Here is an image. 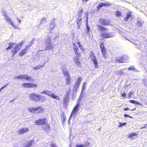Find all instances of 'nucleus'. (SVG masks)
<instances>
[{
    "instance_id": "1",
    "label": "nucleus",
    "mask_w": 147,
    "mask_h": 147,
    "mask_svg": "<svg viewBox=\"0 0 147 147\" xmlns=\"http://www.w3.org/2000/svg\"><path fill=\"white\" fill-rule=\"evenodd\" d=\"M24 41H22L18 44L10 43L9 44L8 46L6 49V50L8 51L9 49H10L13 55H14L20 50L22 46L24 44Z\"/></svg>"
},
{
    "instance_id": "2",
    "label": "nucleus",
    "mask_w": 147,
    "mask_h": 147,
    "mask_svg": "<svg viewBox=\"0 0 147 147\" xmlns=\"http://www.w3.org/2000/svg\"><path fill=\"white\" fill-rule=\"evenodd\" d=\"M28 98L36 102H43L46 99L45 96L37 94L34 92H32L29 95Z\"/></svg>"
},
{
    "instance_id": "3",
    "label": "nucleus",
    "mask_w": 147,
    "mask_h": 147,
    "mask_svg": "<svg viewBox=\"0 0 147 147\" xmlns=\"http://www.w3.org/2000/svg\"><path fill=\"white\" fill-rule=\"evenodd\" d=\"M98 30L100 31H104V32L101 33V35L102 37L105 38H111L114 36L115 34V33H109L106 32L108 30V29L105 28L102 26L98 25Z\"/></svg>"
},
{
    "instance_id": "4",
    "label": "nucleus",
    "mask_w": 147,
    "mask_h": 147,
    "mask_svg": "<svg viewBox=\"0 0 147 147\" xmlns=\"http://www.w3.org/2000/svg\"><path fill=\"white\" fill-rule=\"evenodd\" d=\"M3 15L5 18V20L9 23L12 27L18 29H20L13 22L12 20L9 18L6 12L4 13Z\"/></svg>"
},
{
    "instance_id": "5",
    "label": "nucleus",
    "mask_w": 147,
    "mask_h": 147,
    "mask_svg": "<svg viewBox=\"0 0 147 147\" xmlns=\"http://www.w3.org/2000/svg\"><path fill=\"white\" fill-rule=\"evenodd\" d=\"M40 94H46L51 97L57 100H59V97L58 96L55 95L51 91L45 90L41 92Z\"/></svg>"
},
{
    "instance_id": "6",
    "label": "nucleus",
    "mask_w": 147,
    "mask_h": 147,
    "mask_svg": "<svg viewBox=\"0 0 147 147\" xmlns=\"http://www.w3.org/2000/svg\"><path fill=\"white\" fill-rule=\"evenodd\" d=\"M15 79L25 80L29 81H32L31 77L29 76L26 74L20 75L14 77Z\"/></svg>"
},
{
    "instance_id": "7",
    "label": "nucleus",
    "mask_w": 147,
    "mask_h": 147,
    "mask_svg": "<svg viewBox=\"0 0 147 147\" xmlns=\"http://www.w3.org/2000/svg\"><path fill=\"white\" fill-rule=\"evenodd\" d=\"M45 43L46 44V47L47 49H50L53 47V45L51 43V37L47 36L45 38Z\"/></svg>"
},
{
    "instance_id": "8",
    "label": "nucleus",
    "mask_w": 147,
    "mask_h": 147,
    "mask_svg": "<svg viewBox=\"0 0 147 147\" xmlns=\"http://www.w3.org/2000/svg\"><path fill=\"white\" fill-rule=\"evenodd\" d=\"M22 86L24 88H34L38 87V84L35 83L24 82L21 84Z\"/></svg>"
},
{
    "instance_id": "9",
    "label": "nucleus",
    "mask_w": 147,
    "mask_h": 147,
    "mask_svg": "<svg viewBox=\"0 0 147 147\" xmlns=\"http://www.w3.org/2000/svg\"><path fill=\"white\" fill-rule=\"evenodd\" d=\"M79 104L78 103L74 108L70 115L69 120H70L72 117H74V118H75V116H76V114H77L78 111L79 110Z\"/></svg>"
},
{
    "instance_id": "10",
    "label": "nucleus",
    "mask_w": 147,
    "mask_h": 147,
    "mask_svg": "<svg viewBox=\"0 0 147 147\" xmlns=\"http://www.w3.org/2000/svg\"><path fill=\"white\" fill-rule=\"evenodd\" d=\"M90 58L92 61L96 68H98V65L97 63V61L96 59L94 54L93 52H91L90 54Z\"/></svg>"
},
{
    "instance_id": "11",
    "label": "nucleus",
    "mask_w": 147,
    "mask_h": 147,
    "mask_svg": "<svg viewBox=\"0 0 147 147\" xmlns=\"http://www.w3.org/2000/svg\"><path fill=\"white\" fill-rule=\"evenodd\" d=\"M32 44V42H31L28 45L26 46L25 49L20 52L19 53V56H22L26 54Z\"/></svg>"
},
{
    "instance_id": "12",
    "label": "nucleus",
    "mask_w": 147,
    "mask_h": 147,
    "mask_svg": "<svg viewBox=\"0 0 147 147\" xmlns=\"http://www.w3.org/2000/svg\"><path fill=\"white\" fill-rule=\"evenodd\" d=\"M43 58L42 57H40L39 58V60L40 61H42L43 62V63L42 64H39L33 67V69L34 70H38L42 67H43L45 63V59L43 60Z\"/></svg>"
},
{
    "instance_id": "13",
    "label": "nucleus",
    "mask_w": 147,
    "mask_h": 147,
    "mask_svg": "<svg viewBox=\"0 0 147 147\" xmlns=\"http://www.w3.org/2000/svg\"><path fill=\"white\" fill-rule=\"evenodd\" d=\"M29 131V128L27 127H23L20 128L18 131L19 135L23 134Z\"/></svg>"
},
{
    "instance_id": "14",
    "label": "nucleus",
    "mask_w": 147,
    "mask_h": 147,
    "mask_svg": "<svg viewBox=\"0 0 147 147\" xmlns=\"http://www.w3.org/2000/svg\"><path fill=\"white\" fill-rule=\"evenodd\" d=\"M45 118H42L38 119L35 121V124L37 125H40L45 124Z\"/></svg>"
},
{
    "instance_id": "15",
    "label": "nucleus",
    "mask_w": 147,
    "mask_h": 147,
    "mask_svg": "<svg viewBox=\"0 0 147 147\" xmlns=\"http://www.w3.org/2000/svg\"><path fill=\"white\" fill-rule=\"evenodd\" d=\"M73 46L75 53L77 57H79L80 55V53L79 51L78 48L77 46L76 45L75 43L73 42Z\"/></svg>"
},
{
    "instance_id": "16",
    "label": "nucleus",
    "mask_w": 147,
    "mask_h": 147,
    "mask_svg": "<svg viewBox=\"0 0 147 147\" xmlns=\"http://www.w3.org/2000/svg\"><path fill=\"white\" fill-rule=\"evenodd\" d=\"M128 56L127 55H124L119 59L117 58L116 60L117 61L121 63L125 62L128 60Z\"/></svg>"
},
{
    "instance_id": "17",
    "label": "nucleus",
    "mask_w": 147,
    "mask_h": 147,
    "mask_svg": "<svg viewBox=\"0 0 147 147\" xmlns=\"http://www.w3.org/2000/svg\"><path fill=\"white\" fill-rule=\"evenodd\" d=\"M55 26V24L53 22H51L48 27L47 30H48V32H52L51 30L54 29Z\"/></svg>"
},
{
    "instance_id": "18",
    "label": "nucleus",
    "mask_w": 147,
    "mask_h": 147,
    "mask_svg": "<svg viewBox=\"0 0 147 147\" xmlns=\"http://www.w3.org/2000/svg\"><path fill=\"white\" fill-rule=\"evenodd\" d=\"M79 57H77L76 56V57H75L74 58V60L77 66H80L81 64V63L79 61V58H78Z\"/></svg>"
},
{
    "instance_id": "19",
    "label": "nucleus",
    "mask_w": 147,
    "mask_h": 147,
    "mask_svg": "<svg viewBox=\"0 0 147 147\" xmlns=\"http://www.w3.org/2000/svg\"><path fill=\"white\" fill-rule=\"evenodd\" d=\"M100 22L102 24L105 25H109L110 24V22L109 21L106 20L104 19L100 20Z\"/></svg>"
},
{
    "instance_id": "20",
    "label": "nucleus",
    "mask_w": 147,
    "mask_h": 147,
    "mask_svg": "<svg viewBox=\"0 0 147 147\" xmlns=\"http://www.w3.org/2000/svg\"><path fill=\"white\" fill-rule=\"evenodd\" d=\"M36 111H37L38 113H43L45 111L43 108L41 107H36Z\"/></svg>"
},
{
    "instance_id": "21",
    "label": "nucleus",
    "mask_w": 147,
    "mask_h": 147,
    "mask_svg": "<svg viewBox=\"0 0 147 147\" xmlns=\"http://www.w3.org/2000/svg\"><path fill=\"white\" fill-rule=\"evenodd\" d=\"M109 4L108 3H100L98 6V9H100L102 7L109 5Z\"/></svg>"
},
{
    "instance_id": "22",
    "label": "nucleus",
    "mask_w": 147,
    "mask_h": 147,
    "mask_svg": "<svg viewBox=\"0 0 147 147\" xmlns=\"http://www.w3.org/2000/svg\"><path fill=\"white\" fill-rule=\"evenodd\" d=\"M65 79L66 81V84L67 85H69L71 82V79L69 76L65 78Z\"/></svg>"
},
{
    "instance_id": "23",
    "label": "nucleus",
    "mask_w": 147,
    "mask_h": 147,
    "mask_svg": "<svg viewBox=\"0 0 147 147\" xmlns=\"http://www.w3.org/2000/svg\"><path fill=\"white\" fill-rule=\"evenodd\" d=\"M101 51L103 57L106 59L107 57V54L105 49H101Z\"/></svg>"
},
{
    "instance_id": "24",
    "label": "nucleus",
    "mask_w": 147,
    "mask_h": 147,
    "mask_svg": "<svg viewBox=\"0 0 147 147\" xmlns=\"http://www.w3.org/2000/svg\"><path fill=\"white\" fill-rule=\"evenodd\" d=\"M36 107H30L28 108V110L30 112L32 113H35L36 112Z\"/></svg>"
},
{
    "instance_id": "25",
    "label": "nucleus",
    "mask_w": 147,
    "mask_h": 147,
    "mask_svg": "<svg viewBox=\"0 0 147 147\" xmlns=\"http://www.w3.org/2000/svg\"><path fill=\"white\" fill-rule=\"evenodd\" d=\"M138 134V133L136 132L131 133L128 134V137L129 138H131L134 136L137 135Z\"/></svg>"
},
{
    "instance_id": "26",
    "label": "nucleus",
    "mask_w": 147,
    "mask_h": 147,
    "mask_svg": "<svg viewBox=\"0 0 147 147\" xmlns=\"http://www.w3.org/2000/svg\"><path fill=\"white\" fill-rule=\"evenodd\" d=\"M33 143V141L31 140L27 142L25 146L26 147H30Z\"/></svg>"
},
{
    "instance_id": "27",
    "label": "nucleus",
    "mask_w": 147,
    "mask_h": 147,
    "mask_svg": "<svg viewBox=\"0 0 147 147\" xmlns=\"http://www.w3.org/2000/svg\"><path fill=\"white\" fill-rule=\"evenodd\" d=\"M76 43L79 45V48L81 49L82 52H84V51L85 50L83 48V46L80 45V42H79L78 41H76Z\"/></svg>"
},
{
    "instance_id": "28",
    "label": "nucleus",
    "mask_w": 147,
    "mask_h": 147,
    "mask_svg": "<svg viewBox=\"0 0 147 147\" xmlns=\"http://www.w3.org/2000/svg\"><path fill=\"white\" fill-rule=\"evenodd\" d=\"M82 19L81 18H78L77 19V24L78 26V28H80V25L81 23Z\"/></svg>"
},
{
    "instance_id": "29",
    "label": "nucleus",
    "mask_w": 147,
    "mask_h": 147,
    "mask_svg": "<svg viewBox=\"0 0 147 147\" xmlns=\"http://www.w3.org/2000/svg\"><path fill=\"white\" fill-rule=\"evenodd\" d=\"M129 101L132 103L136 104H139V105H141L142 106V105L141 104H140L139 102H138L137 101H135V100H129Z\"/></svg>"
},
{
    "instance_id": "30",
    "label": "nucleus",
    "mask_w": 147,
    "mask_h": 147,
    "mask_svg": "<svg viewBox=\"0 0 147 147\" xmlns=\"http://www.w3.org/2000/svg\"><path fill=\"white\" fill-rule=\"evenodd\" d=\"M131 13V11H129L127 13V17L125 18V20L126 21H127L128 18L130 17Z\"/></svg>"
},
{
    "instance_id": "31",
    "label": "nucleus",
    "mask_w": 147,
    "mask_h": 147,
    "mask_svg": "<svg viewBox=\"0 0 147 147\" xmlns=\"http://www.w3.org/2000/svg\"><path fill=\"white\" fill-rule=\"evenodd\" d=\"M63 72L64 76L65 78L69 76L68 73V72L67 71L64 70L63 71Z\"/></svg>"
},
{
    "instance_id": "32",
    "label": "nucleus",
    "mask_w": 147,
    "mask_h": 147,
    "mask_svg": "<svg viewBox=\"0 0 147 147\" xmlns=\"http://www.w3.org/2000/svg\"><path fill=\"white\" fill-rule=\"evenodd\" d=\"M45 125L43 126V128L45 130H48L49 128V125L47 124L46 123Z\"/></svg>"
},
{
    "instance_id": "33",
    "label": "nucleus",
    "mask_w": 147,
    "mask_h": 147,
    "mask_svg": "<svg viewBox=\"0 0 147 147\" xmlns=\"http://www.w3.org/2000/svg\"><path fill=\"white\" fill-rule=\"evenodd\" d=\"M119 125L118 126V127H121L123 125H125L126 123H121V122H119Z\"/></svg>"
},
{
    "instance_id": "34",
    "label": "nucleus",
    "mask_w": 147,
    "mask_h": 147,
    "mask_svg": "<svg viewBox=\"0 0 147 147\" xmlns=\"http://www.w3.org/2000/svg\"><path fill=\"white\" fill-rule=\"evenodd\" d=\"M87 85V83L86 82H84L82 85V90L84 91L85 90V88Z\"/></svg>"
},
{
    "instance_id": "35",
    "label": "nucleus",
    "mask_w": 147,
    "mask_h": 147,
    "mask_svg": "<svg viewBox=\"0 0 147 147\" xmlns=\"http://www.w3.org/2000/svg\"><path fill=\"white\" fill-rule=\"evenodd\" d=\"M115 15L117 16H121V12L119 11H117L115 13Z\"/></svg>"
},
{
    "instance_id": "36",
    "label": "nucleus",
    "mask_w": 147,
    "mask_h": 147,
    "mask_svg": "<svg viewBox=\"0 0 147 147\" xmlns=\"http://www.w3.org/2000/svg\"><path fill=\"white\" fill-rule=\"evenodd\" d=\"M82 80V78L81 77H79L77 79V81L76 82L80 84Z\"/></svg>"
},
{
    "instance_id": "37",
    "label": "nucleus",
    "mask_w": 147,
    "mask_h": 147,
    "mask_svg": "<svg viewBox=\"0 0 147 147\" xmlns=\"http://www.w3.org/2000/svg\"><path fill=\"white\" fill-rule=\"evenodd\" d=\"M83 12V10L82 9H81L80 10L78 13V15L80 17H81L82 16Z\"/></svg>"
},
{
    "instance_id": "38",
    "label": "nucleus",
    "mask_w": 147,
    "mask_h": 147,
    "mask_svg": "<svg viewBox=\"0 0 147 147\" xmlns=\"http://www.w3.org/2000/svg\"><path fill=\"white\" fill-rule=\"evenodd\" d=\"M80 84L79 83H78L76 82V83L75 84L74 86V88L75 89L78 88Z\"/></svg>"
},
{
    "instance_id": "39",
    "label": "nucleus",
    "mask_w": 147,
    "mask_h": 147,
    "mask_svg": "<svg viewBox=\"0 0 147 147\" xmlns=\"http://www.w3.org/2000/svg\"><path fill=\"white\" fill-rule=\"evenodd\" d=\"M133 92H130L128 94V97L129 98H130L131 96L133 94Z\"/></svg>"
},
{
    "instance_id": "40",
    "label": "nucleus",
    "mask_w": 147,
    "mask_h": 147,
    "mask_svg": "<svg viewBox=\"0 0 147 147\" xmlns=\"http://www.w3.org/2000/svg\"><path fill=\"white\" fill-rule=\"evenodd\" d=\"M88 0H82V3L83 4H85Z\"/></svg>"
},
{
    "instance_id": "41",
    "label": "nucleus",
    "mask_w": 147,
    "mask_h": 147,
    "mask_svg": "<svg viewBox=\"0 0 147 147\" xmlns=\"http://www.w3.org/2000/svg\"><path fill=\"white\" fill-rule=\"evenodd\" d=\"M100 48L101 49H105L104 48V45L102 43H101L100 45Z\"/></svg>"
},
{
    "instance_id": "42",
    "label": "nucleus",
    "mask_w": 147,
    "mask_h": 147,
    "mask_svg": "<svg viewBox=\"0 0 147 147\" xmlns=\"http://www.w3.org/2000/svg\"><path fill=\"white\" fill-rule=\"evenodd\" d=\"M87 21H88V20H87V23H86L87 29V31L88 32H89V30H90V27L87 24Z\"/></svg>"
},
{
    "instance_id": "43",
    "label": "nucleus",
    "mask_w": 147,
    "mask_h": 147,
    "mask_svg": "<svg viewBox=\"0 0 147 147\" xmlns=\"http://www.w3.org/2000/svg\"><path fill=\"white\" fill-rule=\"evenodd\" d=\"M121 94L122 96L125 97V98H126V94L125 93V92H124L123 93H121Z\"/></svg>"
},
{
    "instance_id": "44",
    "label": "nucleus",
    "mask_w": 147,
    "mask_h": 147,
    "mask_svg": "<svg viewBox=\"0 0 147 147\" xmlns=\"http://www.w3.org/2000/svg\"><path fill=\"white\" fill-rule=\"evenodd\" d=\"M128 69L129 70H134L135 69L133 66H131L128 68Z\"/></svg>"
},
{
    "instance_id": "45",
    "label": "nucleus",
    "mask_w": 147,
    "mask_h": 147,
    "mask_svg": "<svg viewBox=\"0 0 147 147\" xmlns=\"http://www.w3.org/2000/svg\"><path fill=\"white\" fill-rule=\"evenodd\" d=\"M85 146L83 144L78 145L76 146V147H84Z\"/></svg>"
},
{
    "instance_id": "46",
    "label": "nucleus",
    "mask_w": 147,
    "mask_h": 147,
    "mask_svg": "<svg viewBox=\"0 0 147 147\" xmlns=\"http://www.w3.org/2000/svg\"><path fill=\"white\" fill-rule=\"evenodd\" d=\"M46 21V20L45 19H42L41 21V23H43V22H45Z\"/></svg>"
},
{
    "instance_id": "47",
    "label": "nucleus",
    "mask_w": 147,
    "mask_h": 147,
    "mask_svg": "<svg viewBox=\"0 0 147 147\" xmlns=\"http://www.w3.org/2000/svg\"><path fill=\"white\" fill-rule=\"evenodd\" d=\"M124 116L125 117H129L131 118H133L132 117H131V116H129V115H127V114H125L124 115Z\"/></svg>"
},
{
    "instance_id": "48",
    "label": "nucleus",
    "mask_w": 147,
    "mask_h": 147,
    "mask_svg": "<svg viewBox=\"0 0 147 147\" xmlns=\"http://www.w3.org/2000/svg\"><path fill=\"white\" fill-rule=\"evenodd\" d=\"M138 25H139L140 26H141L142 25L140 21H138Z\"/></svg>"
},
{
    "instance_id": "49",
    "label": "nucleus",
    "mask_w": 147,
    "mask_h": 147,
    "mask_svg": "<svg viewBox=\"0 0 147 147\" xmlns=\"http://www.w3.org/2000/svg\"><path fill=\"white\" fill-rule=\"evenodd\" d=\"M17 20L19 22V23H20L21 22V21L18 18H17Z\"/></svg>"
},
{
    "instance_id": "50",
    "label": "nucleus",
    "mask_w": 147,
    "mask_h": 147,
    "mask_svg": "<svg viewBox=\"0 0 147 147\" xmlns=\"http://www.w3.org/2000/svg\"><path fill=\"white\" fill-rule=\"evenodd\" d=\"M5 87V86H3L0 89V91L2 89H3Z\"/></svg>"
},
{
    "instance_id": "51",
    "label": "nucleus",
    "mask_w": 147,
    "mask_h": 147,
    "mask_svg": "<svg viewBox=\"0 0 147 147\" xmlns=\"http://www.w3.org/2000/svg\"><path fill=\"white\" fill-rule=\"evenodd\" d=\"M124 110L125 111H128L129 110V109L128 108H127L124 109Z\"/></svg>"
},
{
    "instance_id": "52",
    "label": "nucleus",
    "mask_w": 147,
    "mask_h": 147,
    "mask_svg": "<svg viewBox=\"0 0 147 147\" xmlns=\"http://www.w3.org/2000/svg\"><path fill=\"white\" fill-rule=\"evenodd\" d=\"M51 146L52 147H57V146H56L55 145H54L53 144L51 145Z\"/></svg>"
},
{
    "instance_id": "53",
    "label": "nucleus",
    "mask_w": 147,
    "mask_h": 147,
    "mask_svg": "<svg viewBox=\"0 0 147 147\" xmlns=\"http://www.w3.org/2000/svg\"><path fill=\"white\" fill-rule=\"evenodd\" d=\"M64 100L65 102V99H64Z\"/></svg>"
},
{
    "instance_id": "54",
    "label": "nucleus",
    "mask_w": 147,
    "mask_h": 147,
    "mask_svg": "<svg viewBox=\"0 0 147 147\" xmlns=\"http://www.w3.org/2000/svg\"><path fill=\"white\" fill-rule=\"evenodd\" d=\"M135 109H133V110H132L131 111H134V110H135Z\"/></svg>"
},
{
    "instance_id": "55",
    "label": "nucleus",
    "mask_w": 147,
    "mask_h": 147,
    "mask_svg": "<svg viewBox=\"0 0 147 147\" xmlns=\"http://www.w3.org/2000/svg\"><path fill=\"white\" fill-rule=\"evenodd\" d=\"M14 147H18V146H15Z\"/></svg>"
}]
</instances>
